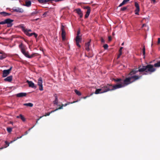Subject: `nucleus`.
Segmentation results:
<instances>
[{
  "label": "nucleus",
  "mask_w": 160,
  "mask_h": 160,
  "mask_svg": "<svg viewBox=\"0 0 160 160\" xmlns=\"http://www.w3.org/2000/svg\"><path fill=\"white\" fill-rule=\"evenodd\" d=\"M138 72V71H137L136 69H132L129 74V75H130V76L126 78L122 81V84H123V86H127L140 78L142 77L141 76L135 75Z\"/></svg>",
  "instance_id": "obj_1"
},
{
  "label": "nucleus",
  "mask_w": 160,
  "mask_h": 160,
  "mask_svg": "<svg viewBox=\"0 0 160 160\" xmlns=\"http://www.w3.org/2000/svg\"><path fill=\"white\" fill-rule=\"evenodd\" d=\"M154 65L149 64L146 66H142L138 68V70H137L139 72H143L145 71L144 74H151L152 72H154L156 69L154 68Z\"/></svg>",
  "instance_id": "obj_2"
},
{
  "label": "nucleus",
  "mask_w": 160,
  "mask_h": 160,
  "mask_svg": "<svg viewBox=\"0 0 160 160\" xmlns=\"http://www.w3.org/2000/svg\"><path fill=\"white\" fill-rule=\"evenodd\" d=\"M123 87V85L122 84H117L115 85H112L111 84L102 85L101 86V93L119 88Z\"/></svg>",
  "instance_id": "obj_3"
},
{
  "label": "nucleus",
  "mask_w": 160,
  "mask_h": 160,
  "mask_svg": "<svg viewBox=\"0 0 160 160\" xmlns=\"http://www.w3.org/2000/svg\"><path fill=\"white\" fill-rule=\"evenodd\" d=\"M61 29L62 31V37L63 41L65 39L66 32L64 29V26L62 25L61 26Z\"/></svg>",
  "instance_id": "obj_4"
},
{
  "label": "nucleus",
  "mask_w": 160,
  "mask_h": 160,
  "mask_svg": "<svg viewBox=\"0 0 160 160\" xmlns=\"http://www.w3.org/2000/svg\"><path fill=\"white\" fill-rule=\"evenodd\" d=\"M12 68L11 67L8 70H4L3 71L2 76L3 77H7L10 73V71H11Z\"/></svg>",
  "instance_id": "obj_5"
},
{
  "label": "nucleus",
  "mask_w": 160,
  "mask_h": 160,
  "mask_svg": "<svg viewBox=\"0 0 160 160\" xmlns=\"http://www.w3.org/2000/svg\"><path fill=\"white\" fill-rule=\"evenodd\" d=\"M42 79L41 78H39L38 80V84L39 86V89L40 91L43 90L42 87Z\"/></svg>",
  "instance_id": "obj_6"
},
{
  "label": "nucleus",
  "mask_w": 160,
  "mask_h": 160,
  "mask_svg": "<svg viewBox=\"0 0 160 160\" xmlns=\"http://www.w3.org/2000/svg\"><path fill=\"white\" fill-rule=\"evenodd\" d=\"M5 24H8V27H10L12 26V22L13 21V20L9 18H8L5 20Z\"/></svg>",
  "instance_id": "obj_7"
},
{
  "label": "nucleus",
  "mask_w": 160,
  "mask_h": 160,
  "mask_svg": "<svg viewBox=\"0 0 160 160\" xmlns=\"http://www.w3.org/2000/svg\"><path fill=\"white\" fill-rule=\"evenodd\" d=\"M82 38L80 36H77L76 38V42L77 45L79 47H80V45L79 44V43L81 42Z\"/></svg>",
  "instance_id": "obj_8"
},
{
  "label": "nucleus",
  "mask_w": 160,
  "mask_h": 160,
  "mask_svg": "<svg viewBox=\"0 0 160 160\" xmlns=\"http://www.w3.org/2000/svg\"><path fill=\"white\" fill-rule=\"evenodd\" d=\"M26 82L28 83L29 87L33 88L35 89L36 88V86L35 85L34 83H33L32 81L27 80L26 81Z\"/></svg>",
  "instance_id": "obj_9"
},
{
  "label": "nucleus",
  "mask_w": 160,
  "mask_h": 160,
  "mask_svg": "<svg viewBox=\"0 0 160 160\" xmlns=\"http://www.w3.org/2000/svg\"><path fill=\"white\" fill-rule=\"evenodd\" d=\"M22 30L25 32V33L28 36H29V34H30L28 32H31V30L30 29H26L24 27H22Z\"/></svg>",
  "instance_id": "obj_10"
},
{
  "label": "nucleus",
  "mask_w": 160,
  "mask_h": 160,
  "mask_svg": "<svg viewBox=\"0 0 160 160\" xmlns=\"http://www.w3.org/2000/svg\"><path fill=\"white\" fill-rule=\"evenodd\" d=\"M12 10L14 12H23V10L22 9L19 8H13Z\"/></svg>",
  "instance_id": "obj_11"
},
{
  "label": "nucleus",
  "mask_w": 160,
  "mask_h": 160,
  "mask_svg": "<svg viewBox=\"0 0 160 160\" xmlns=\"http://www.w3.org/2000/svg\"><path fill=\"white\" fill-rule=\"evenodd\" d=\"M27 93L25 92H21L17 94L16 95V96L18 97H25L26 96Z\"/></svg>",
  "instance_id": "obj_12"
},
{
  "label": "nucleus",
  "mask_w": 160,
  "mask_h": 160,
  "mask_svg": "<svg viewBox=\"0 0 160 160\" xmlns=\"http://www.w3.org/2000/svg\"><path fill=\"white\" fill-rule=\"evenodd\" d=\"M77 13L80 16L81 18H82L83 16V14L81 11V10L79 8H78L75 10Z\"/></svg>",
  "instance_id": "obj_13"
},
{
  "label": "nucleus",
  "mask_w": 160,
  "mask_h": 160,
  "mask_svg": "<svg viewBox=\"0 0 160 160\" xmlns=\"http://www.w3.org/2000/svg\"><path fill=\"white\" fill-rule=\"evenodd\" d=\"M54 96L55 98V99L53 102V104H56V105H58V98L57 95L56 94H55L54 95Z\"/></svg>",
  "instance_id": "obj_14"
},
{
  "label": "nucleus",
  "mask_w": 160,
  "mask_h": 160,
  "mask_svg": "<svg viewBox=\"0 0 160 160\" xmlns=\"http://www.w3.org/2000/svg\"><path fill=\"white\" fill-rule=\"evenodd\" d=\"M12 76H10L9 77H7V78L4 79V80L5 81H7L8 82H10L12 80Z\"/></svg>",
  "instance_id": "obj_15"
},
{
  "label": "nucleus",
  "mask_w": 160,
  "mask_h": 160,
  "mask_svg": "<svg viewBox=\"0 0 160 160\" xmlns=\"http://www.w3.org/2000/svg\"><path fill=\"white\" fill-rule=\"evenodd\" d=\"M91 41V40H90L85 45V49L87 51H89V46L90 45V43Z\"/></svg>",
  "instance_id": "obj_16"
},
{
  "label": "nucleus",
  "mask_w": 160,
  "mask_h": 160,
  "mask_svg": "<svg viewBox=\"0 0 160 160\" xmlns=\"http://www.w3.org/2000/svg\"><path fill=\"white\" fill-rule=\"evenodd\" d=\"M67 104L66 103L64 104H62V106H60L58 108H57V109H55V110H53V111H51V112H54L59 109H62L63 108V106H64V107H65V106H67Z\"/></svg>",
  "instance_id": "obj_17"
},
{
  "label": "nucleus",
  "mask_w": 160,
  "mask_h": 160,
  "mask_svg": "<svg viewBox=\"0 0 160 160\" xmlns=\"http://www.w3.org/2000/svg\"><path fill=\"white\" fill-rule=\"evenodd\" d=\"M38 2L41 3H46L49 1H52V0H38Z\"/></svg>",
  "instance_id": "obj_18"
},
{
  "label": "nucleus",
  "mask_w": 160,
  "mask_h": 160,
  "mask_svg": "<svg viewBox=\"0 0 160 160\" xmlns=\"http://www.w3.org/2000/svg\"><path fill=\"white\" fill-rule=\"evenodd\" d=\"M135 6L136 8V11H139L140 8L137 2H135Z\"/></svg>",
  "instance_id": "obj_19"
},
{
  "label": "nucleus",
  "mask_w": 160,
  "mask_h": 160,
  "mask_svg": "<svg viewBox=\"0 0 160 160\" xmlns=\"http://www.w3.org/2000/svg\"><path fill=\"white\" fill-rule=\"evenodd\" d=\"M130 0H123V2L119 5V7H120L126 4Z\"/></svg>",
  "instance_id": "obj_20"
},
{
  "label": "nucleus",
  "mask_w": 160,
  "mask_h": 160,
  "mask_svg": "<svg viewBox=\"0 0 160 160\" xmlns=\"http://www.w3.org/2000/svg\"><path fill=\"white\" fill-rule=\"evenodd\" d=\"M19 47L20 49L21 52H23V51L25 49L24 47L23 46V44L22 43L19 45Z\"/></svg>",
  "instance_id": "obj_21"
},
{
  "label": "nucleus",
  "mask_w": 160,
  "mask_h": 160,
  "mask_svg": "<svg viewBox=\"0 0 160 160\" xmlns=\"http://www.w3.org/2000/svg\"><path fill=\"white\" fill-rule=\"evenodd\" d=\"M21 52L26 57L28 58L29 55L28 54V52H26L25 49L23 51V52L22 51Z\"/></svg>",
  "instance_id": "obj_22"
},
{
  "label": "nucleus",
  "mask_w": 160,
  "mask_h": 160,
  "mask_svg": "<svg viewBox=\"0 0 160 160\" xmlns=\"http://www.w3.org/2000/svg\"><path fill=\"white\" fill-rule=\"evenodd\" d=\"M114 80L116 82H119L120 83V84H122V79L120 78H117L116 79H114Z\"/></svg>",
  "instance_id": "obj_23"
},
{
  "label": "nucleus",
  "mask_w": 160,
  "mask_h": 160,
  "mask_svg": "<svg viewBox=\"0 0 160 160\" xmlns=\"http://www.w3.org/2000/svg\"><path fill=\"white\" fill-rule=\"evenodd\" d=\"M25 6L28 7H29L31 6V2L30 1H27L25 2Z\"/></svg>",
  "instance_id": "obj_24"
},
{
  "label": "nucleus",
  "mask_w": 160,
  "mask_h": 160,
  "mask_svg": "<svg viewBox=\"0 0 160 160\" xmlns=\"http://www.w3.org/2000/svg\"><path fill=\"white\" fill-rule=\"evenodd\" d=\"M23 105L32 107L33 106V104L31 103H24Z\"/></svg>",
  "instance_id": "obj_25"
},
{
  "label": "nucleus",
  "mask_w": 160,
  "mask_h": 160,
  "mask_svg": "<svg viewBox=\"0 0 160 160\" xmlns=\"http://www.w3.org/2000/svg\"><path fill=\"white\" fill-rule=\"evenodd\" d=\"M1 14L4 16H9L10 15V14H9L8 13L5 12H1Z\"/></svg>",
  "instance_id": "obj_26"
},
{
  "label": "nucleus",
  "mask_w": 160,
  "mask_h": 160,
  "mask_svg": "<svg viewBox=\"0 0 160 160\" xmlns=\"http://www.w3.org/2000/svg\"><path fill=\"white\" fill-rule=\"evenodd\" d=\"M154 66L155 67H160V61L158 62L157 63L154 64Z\"/></svg>",
  "instance_id": "obj_27"
},
{
  "label": "nucleus",
  "mask_w": 160,
  "mask_h": 160,
  "mask_svg": "<svg viewBox=\"0 0 160 160\" xmlns=\"http://www.w3.org/2000/svg\"><path fill=\"white\" fill-rule=\"evenodd\" d=\"M74 92L78 96H80L81 95V93L78 91L76 89L74 90Z\"/></svg>",
  "instance_id": "obj_28"
},
{
  "label": "nucleus",
  "mask_w": 160,
  "mask_h": 160,
  "mask_svg": "<svg viewBox=\"0 0 160 160\" xmlns=\"http://www.w3.org/2000/svg\"><path fill=\"white\" fill-rule=\"evenodd\" d=\"M142 52L143 53V55L144 57L145 54V46H143V48L142 49Z\"/></svg>",
  "instance_id": "obj_29"
},
{
  "label": "nucleus",
  "mask_w": 160,
  "mask_h": 160,
  "mask_svg": "<svg viewBox=\"0 0 160 160\" xmlns=\"http://www.w3.org/2000/svg\"><path fill=\"white\" fill-rule=\"evenodd\" d=\"M86 8L87 9L86 12V14H88L89 15L91 11L90 8L89 7H86Z\"/></svg>",
  "instance_id": "obj_30"
},
{
  "label": "nucleus",
  "mask_w": 160,
  "mask_h": 160,
  "mask_svg": "<svg viewBox=\"0 0 160 160\" xmlns=\"http://www.w3.org/2000/svg\"><path fill=\"white\" fill-rule=\"evenodd\" d=\"M29 37L31 36H32L33 35L35 38H36L38 36L37 34H36L35 33H30V34H29Z\"/></svg>",
  "instance_id": "obj_31"
},
{
  "label": "nucleus",
  "mask_w": 160,
  "mask_h": 160,
  "mask_svg": "<svg viewBox=\"0 0 160 160\" xmlns=\"http://www.w3.org/2000/svg\"><path fill=\"white\" fill-rule=\"evenodd\" d=\"M103 47L106 50L108 49V46L107 44H104V45L103 46Z\"/></svg>",
  "instance_id": "obj_32"
},
{
  "label": "nucleus",
  "mask_w": 160,
  "mask_h": 160,
  "mask_svg": "<svg viewBox=\"0 0 160 160\" xmlns=\"http://www.w3.org/2000/svg\"><path fill=\"white\" fill-rule=\"evenodd\" d=\"M12 130V128L10 127H8L7 128V131L8 132H10Z\"/></svg>",
  "instance_id": "obj_33"
},
{
  "label": "nucleus",
  "mask_w": 160,
  "mask_h": 160,
  "mask_svg": "<svg viewBox=\"0 0 160 160\" xmlns=\"http://www.w3.org/2000/svg\"><path fill=\"white\" fill-rule=\"evenodd\" d=\"M20 117L21 119L24 122L25 121V118L23 117V116L22 115L20 114Z\"/></svg>",
  "instance_id": "obj_34"
},
{
  "label": "nucleus",
  "mask_w": 160,
  "mask_h": 160,
  "mask_svg": "<svg viewBox=\"0 0 160 160\" xmlns=\"http://www.w3.org/2000/svg\"><path fill=\"white\" fill-rule=\"evenodd\" d=\"M100 93V89H98L96 90L95 93V94H98Z\"/></svg>",
  "instance_id": "obj_35"
},
{
  "label": "nucleus",
  "mask_w": 160,
  "mask_h": 160,
  "mask_svg": "<svg viewBox=\"0 0 160 160\" xmlns=\"http://www.w3.org/2000/svg\"><path fill=\"white\" fill-rule=\"evenodd\" d=\"M78 101L77 100V101H73V102H68L66 103V104H67V105H69L70 104H72V103H75L76 102H77Z\"/></svg>",
  "instance_id": "obj_36"
},
{
  "label": "nucleus",
  "mask_w": 160,
  "mask_h": 160,
  "mask_svg": "<svg viewBox=\"0 0 160 160\" xmlns=\"http://www.w3.org/2000/svg\"><path fill=\"white\" fill-rule=\"evenodd\" d=\"M127 8L126 7H123L121 8V10L122 11H124L125 10H126Z\"/></svg>",
  "instance_id": "obj_37"
},
{
  "label": "nucleus",
  "mask_w": 160,
  "mask_h": 160,
  "mask_svg": "<svg viewBox=\"0 0 160 160\" xmlns=\"http://www.w3.org/2000/svg\"><path fill=\"white\" fill-rule=\"evenodd\" d=\"M80 29H79L78 30V31L77 36H78H78H79V34H80Z\"/></svg>",
  "instance_id": "obj_38"
},
{
  "label": "nucleus",
  "mask_w": 160,
  "mask_h": 160,
  "mask_svg": "<svg viewBox=\"0 0 160 160\" xmlns=\"http://www.w3.org/2000/svg\"><path fill=\"white\" fill-rule=\"evenodd\" d=\"M122 48H123V47H121L120 48V49L119 50V52L120 53V55H121V54H122Z\"/></svg>",
  "instance_id": "obj_39"
},
{
  "label": "nucleus",
  "mask_w": 160,
  "mask_h": 160,
  "mask_svg": "<svg viewBox=\"0 0 160 160\" xmlns=\"http://www.w3.org/2000/svg\"><path fill=\"white\" fill-rule=\"evenodd\" d=\"M38 12L37 11H36V10H35V11L32 12L31 13V15H32L34 14H36L37 13H38Z\"/></svg>",
  "instance_id": "obj_40"
},
{
  "label": "nucleus",
  "mask_w": 160,
  "mask_h": 160,
  "mask_svg": "<svg viewBox=\"0 0 160 160\" xmlns=\"http://www.w3.org/2000/svg\"><path fill=\"white\" fill-rule=\"evenodd\" d=\"M34 56V54H32L31 55L29 56L28 57V58H30L33 57Z\"/></svg>",
  "instance_id": "obj_41"
},
{
  "label": "nucleus",
  "mask_w": 160,
  "mask_h": 160,
  "mask_svg": "<svg viewBox=\"0 0 160 160\" xmlns=\"http://www.w3.org/2000/svg\"><path fill=\"white\" fill-rule=\"evenodd\" d=\"M24 135H22V136H21V137H18L17 138H16V139H14L13 140V141H15L16 140H17L18 139H19V138H21Z\"/></svg>",
  "instance_id": "obj_42"
},
{
  "label": "nucleus",
  "mask_w": 160,
  "mask_h": 160,
  "mask_svg": "<svg viewBox=\"0 0 160 160\" xmlns=\"http://www.w3.org/2000/svg\"><path fill=\"white\" fill-rule=\"evenodd\" d=\"M5 58V57L4 56H3V55L0 56V59H2Z\"/></svg>",
  "instance_id": "obj_43"
},
{
  "label": "nucleus",
  "mask_w": 160,
  "mask_h": 160,
  "mask_svg": "<svg viewBox=\"0 0 160 160\" xmlns=\"http://www.w3.org/2000/svg\"><path fill=\"white\" fill-rule=\"evenodd\" d=\"M101 41L102 43H104L105 42L104 40L102 38H101Z\"/></svg>",
  "instance_id": "obj_44"
},
{
  "label": "nucleus",
  "mask_w": 160,
  "mask_h": 160,
  "mask_svg": "<svg viewBox=\"0 0 160 160\" xmlns=\"http://www.w3.org/2000/svg\"><path fill=\"white\" fill-rule=\"evenodd\" d=\"M52 112H48L44 116H49L50 115V114L52 113Z\"/></svg>",
  "instance_id": "obj_45"
},
{
  "label": "nucleus",
  "mask_w": 160,
  "mask_h": 160,
  "mask_svg": "<svg viewBox=\"0 0 160 160\" xmlns=\"http://www.w3.org/2000/svg\"><path fill=\"white\" fill-rule=\"evenodd\" d=\"M5 24V21H3L1 22H0V24Z\"/></svg>",
  "instance_id": "obj_46"
},
{
  "label": "nucleus",
  "mask_w": 160,
  "mask_h": 160,
  "mask_svg": "<svg viewBox=\"0 0 160 160\" xmlns=\"http://www.w3.org/2000/svg\"><path fill=\"white\" fill-rule=\"evenodd\" d=\"M112 40V37L111 36H110L108 37V41L110 42Z\"/></svg>",
  "instance_id": "obj_47"
},
{
  "label": "nucleus",
  "mask_w": 160,
  "mask_h": 160,
  "mask_svg": "<svg viewBox=\"0 0 160 160\" xmlns=\"http://www.w3.org/2000/svg\"><path fill=\"white\" fill-rule=\"evenodd\" d=\"M5 143H6V144H7V147H5V148H6V147H7L8 146H9V143H8V142L7 141H6L5 142Z\"/></svg>",
  "instance_id": "obj_48"
},
{
  "label": "nucleus",
  "mask_w": 160,
  "mask_h": 160,
  "mask_svg": "<svg viewBox=\"0 0 160 160\" xmlns=\"http://www.w3.org/2000/svg\"><path fill=\"white\" fill-rule=\"evenodd\" d=\"M89 14H85V18H87L88 16H89Z\"/></svg>",
  "instance_id": "obj_49"
},
{
  "label": "nucleus",
  "mask_w": 160,
  "mask_h": 160,
  "mask_svg": "<svg viewBox=\"0 0 160 160\" xmlns=\"http://www.w3.org/2000/svg\"><path fill=\"white\" fill-rule=\"evenodd\" d=\"M139 11H136V10H135V13L136 14H137V15H138L139 14V13H138V12H139Z\"/></svg>",
  "instance_id": "obj_50"
},
{
  "label": "nucleus",
  "mask_w": 160,
  "mask_h": 160,
  "mask_svg": "<svg viewBox=\"0 0 160 160\" xmlns=\"http://www.w3.org/2000/svg\"><path fill=\"white\" fill-rule=\"evenodd\" d=\"M158 43L159 44L160 43V38H159L158 39Z\"/></svg>",
  "instance_id": "obj_51"
},
{
  "label": "nucleus",
  "mask_w": 160,
  "mask_h": 160,
  "mask_svg": "<svg viewBox=\"0 0 160 160\" xmlns=\"http://www.w3.org/2000/svg\"><path fill=\"white\" fill-rule=\"evenodd\" d=\"M88 96H86V97H84L83 98L84 99H86L87 97H88Z\"/></svg>",
  "instance_id": "obj_52"
},
{
  "label": "nucleus",
  "mask_w": 160,
  "mask_h": 160,
  "mask_svg": "<svg viewBox=\"0 0 160 160\" xmlns=\"http://www.w3.org/2000/svg\"><path fill=\"white\" fill-rule=\"evenodd\" d=\"M17 118H20V115H19V116H17Z\"/></svg>",
  "instance_id": "obj_53"
},
{
  "label": "nucleus",
  "mask_w": 160,
  "mask_h": 160,
  "mask_svg": "<svg viewBox=\"0 0 160 160\" xmlns=\"http://www.w3.org/2000/svg\"><path fill=\"white\" fill-rule=\"evenodd\" d=\"M28 133V132L27 131H26L25 132V134L26 135V134H27Z\"/></svg>",
  "instance_id": "obj_54"
},
{
  "label": "nucleus",
  "mask_w": 160,
  "mask_h": 160,
  "mask_svg": "<svg viewBox=\"0 0 160 160\" xmlns=\"http://www.w3.org/2000/svg\"><path fill=\"white\" fill-rule=\"evenodd\" d=\"M10 123H11V124H12V125H13V122H10Z\"/></svg>",
  "instance_id": "obj_55"
},
{
  "label": "nucleus",
  "mask_w": 160,
  "mask_h": 160,
  "mask_svg": "<svg viewBox=\"0 0 160 160\" xmlns=\"http://www.w3.org/2000/svg\"><path fill=\"white\" fill-rule=\"evenodd\" d=\"M43 116H44L40 117V118H39L40 119V118H42Z\"/></svg>",
  "instance_id": "obj_56"
},
{
  "label": "nucleus",
  "mask_w": 160,
  "mask_h": 160,
  "mask_svg": "<svg viewBox=\"0 0 160 160\" xmlns=\"http://www.w3.org/2000/svg\"><path fill=\"white\" fill-rule=\"evenodd\" d=\"M14 141H13H13H11V142L10 143H12V142H14Z\"/></svg>",
  "instance_id": "obj_57"
},
{
  "label": "nucleus",
  "mask_w": 160,
  "mask_h": 160,
  "mask_svg": "<svg viewBox=\"0 0 160 160\" xmlns=\"http://www.w3.org/2000/svg\"><path fill=\"white\" fill-rule=\"evenodd\" d=\"M120 56L121 55H120V54H119V55L118 56V58H119Z\"/></svg>",
  "instance_id": "obj_58"
},
{
  "label": "nucleus",
  "mask_w": 160,
  "mask_h": 160,
  "mask_svg": "<svg viewBox=\"0 0 160 160\" xmlns=\"http://www.w3.org/2000/svg\"><path fill=\"white\" fill-rule=\"evenodd\" d=\"M124 45V43H122V45Z\"/></svg>",
  "instance_id": "obj_59"
},
{
  "label": "nucleus",
  "mask_w": 160,
  "mask_h": 160,
  "mask_svg": "<svg viewBox=\"0 0 160 160\" xmlns=\"http://www.w3.org/2000/svg\"><path fill=\"white\" fill-rule=\"evenodd\" d=\"M3 148H0V150L1 149H3Z\"/></svg>",
  "instance_id": "obj_60"
},
{
  "label": "nucleus",
  "mask_w": 160,
  "mask_h": 160,
  "mask_svg": "<svg viewBox=\"0 0 160 160\" xmlns=\"http://www.w3.org/2000/svg\"><path fill=\"white\" fill-rule=\"evenodd\" d=\"M47 13L46 12H45L44 13V14H43V15H44L45 14H46Z\"/></svg>",
  "instance_id": "obj_61"
},
{
  "label": "nucleus",
  "mask_w": 160,
  "mask_h": 160,
  "mask_svg": "<svg viewBox=\"0 0 160 160\" xmlns=\"http://www.w3.org/2000/svg\"><path fill=\"white\" fill-rule=\"evenodd\" d=\"M39 119H40L39 118V119H38L37 120H38H38H39Z\"/></svg>",
  "instance_id": "obj_62"
},
{
  "label": "nucleus",
  "mask_w": 160,
  "mask_h": 160,
  "mask_svg": "<svg viewBox=\"0 0 160 160\" xmlns=\"http://www.w3.org/2000/svg\"><path fill=\"white\" fill-rule=\"evenodd\" d=\"M38 19V18H37V19H36V20H36V21H37V20Z\"/></svg>",
  "instance_id": "obj_63"
},
{
  "label": "nucleus",
  "mask_w": 160,
  "mask_h": 160,
  "mask_svg": "<svg viewBox=\"0 0 160 160\" xmlns=\"http://www.w3.org/2000/svg\"><path fill=\"white\" fill-rule=\"evenodd\" d=\"M38 120H37V122H36V123H38Z\"/></svg>",
  "instance_id": "obj_64"
}]
</instances>
